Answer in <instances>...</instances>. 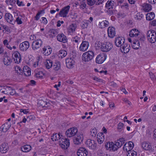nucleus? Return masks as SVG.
Segmentation results:
<instances>
[{
    "mask_svg": "<svg viewBox=\"0 0 156 156\" xmlns=\"http://www.w3.org/2000/svg\"><path fill=\"white\" fill-rule=\"evenodd\" d=\"M94 56V52L92 51H88L83 54L82 58L85 62H88L92 60Z\"/></svg>",
    "mask_w": 156,
    "mask_h": 156,
    "instance_id": "nucleus-1",
    "label": "nucleus"
},
{
    "mask_svg": "<svg viewBox=\"0 0 156 156\" xmlns=\"http://www.w3.org/2000/svg\"><path fill=\"white\" fill-rule=\"evenodd\" d=\"M147 37L148 40L151 43H154L156 41V34L154 30L148 31Z\"/></svg>",
    "mask_w": 156,
    "mask_h": 156,
    "instance_id": "nucleus-2",
    "label": "nucleus"
},
{
    "mask_svg": "<svg viewBox=\"0 0 156 156\" xmlns=\"http://www.w3.org/2000/svg\"><path fill=\"white\" fill-rule=\"evenodd\" d=\"M112 47V44L110 42H107L101 44V50L103 52H107L110 51Z\"/></svg>",
    "mask_w": 156,
    "mask_h": 156,
    "instance_id": "nucleus-3",
    "label": "nucleus"
},
{
    "mask_svg": "<svg viewBox=\"0 0 156 156\" xmlns=\"http://www.w3.org/2000/svg\"><path fill=\"white\" fill-rule=\"evenodd\" d=\"M12 59L11 60L12 62L15 63H19L21 60V58L20 54L18 51H16L12 55Z\"/></svg>",
    "mask_w": 156,
    "mask_h": 156,
    "instance_id": "nucleus-4",
    "label": "nucleus"
},
{
    "mask_svg": "<svg viewBox=\"0 0 156 156\" xmlns=\"http://www.w3.org/2000/svg\"><path fill=\"white\" fill-rule=\"evenodd\" d=\"M59 145L62 149H66L69 145V140L66 138H61L59 141Z\"/></svg>",
    "mask_w": 156,
    "mask_h": 156,
    "instance_id": "nucleus-5",
    "label": "nucleus"
},
{
    "mask_svg": "<svg viewBox=\"0 0 156 156\" xmlns=\"http://www.w3.org/2000/svg\"><path fill=\"white\" fill-rule=\"evenodd\" d=\"M42 41L41 39H37L34 41L32 44V48L34 51L39 48L42 44Z\"/></svg>",
    "mask_w": 156,
    "mask_h": 156,
    "instance_id": "nucleus-6",
    "label": "nucleus"
},
{
    "mask_svg": "<svg viewBox=\"0 0 156 156\" xmlns=\"http://www.w3.org/2000/svg\"><path fill=\"white\" fill-rule=\"evenodd\" d=\"M78 130L76 127H72L68 129L66 132V135L67 137H71L75 136Z\"/></svg>",
    "mask_w": 156,
    "mask_h": 156,
    "instance_id": "nucleus-7",
    "label": "nucleus"
},
{
    "mask_svg": "<svg viewBox=\"0 0 156 156\" xmlns=\"http://www.w3.org/2000/svg\"><path fill=\"white\" fill-rule=\"evenodd\" d=\"M125 39L123 37H119L115 38V44L118 47L121 48V47L125 43Z\"/></svg>",
    "mask_w": 156,
    "mask_h": 156,
    "instance_id": "nucleus-8",
    "label": "nucleus"
},
{
    "mask_svg": "<svg viewBox=\"0 0 156 156\" xmlns=\"http://www.w3.org/2000/svg\"><path fill=\"white\" fill-rule=\"evenodd\" d=\"M70 6L67 5L63 8L59 12V15L61 17H66L69 12Z\"/></svg>",
    "mask_w": 156,
    "mask_h": 156,
    "instance_id": "nucleus-9",
    "label": "nucleus"
},
{
    "mask_svg": "<svg viewBox=\"0 0 156 156\" xmlns=\"http://www.w3.org/2000/svg\"><path fill=\"white\" fill-rule=\"evenodd\" d=\"M30 47V43L27 41H24L20 43L19 45V49L22 51H26Z\"/></svg>",
    "mask_w": 156,
    "mask_h": 156,
    "instance_id": "nucleus-10",
    "label": "nucleus"
},
{
    "mask_svg": "<svg viewBox=\"0 0 156 156\" xmlns=\"http://www.w3.org/2000/svg\"><path fill=\"white\" fill-rule=\"evenodd\" d=\"M106 55L104 54H100L98 55L96 58V62L98 64L103 63L106 58Z\"/></svg>",
    "mask_w": 156,
    "mask_h": 156,
    "instance_id": "nucleus-11",
    "label": "nucleus"
},
{
    "mask_svg": "<svg viewBox=\"0 0 156 156\" xmlns=\"http://www.w3.org/2000/svg\"><path fill=\"white\" fill-rule=\"evenodd\" d=\"M83 140V135L80 134H78L75 136L73 139V142L76 144H79Z\"/></svg>",
    "mask_w": 156,
    "mask_h": 156,
    "instance_id": "nucleus-12",
    "label": "nucleus"
},
{
    "mask_svg": "<svg viewBox=\"0 0 156 156\" xmlns=\"http://www.w3.org/2000/svg\"><path fill=\"white\" fill-rule=\"evenodd\" d=\"M86 144L87 146L90 149H95L96 148V144L93 140H87L86 141Z\"/></svg>",
    "mask_w": 156,
    "mask_h": 156,
    "instance_id": "nucleus-13",
    "label": "nucleus"
},
{
    "mask_svg": "<svg viewBox=\"0 0 156 156\" xmlns=\"http://www.w3.org/2000/svg\"><path fill=\"white\" fill-rule=\"evenodd\" d=\"M38 105L39 106H42L43 108H45V109H49L50 108V104L42 100H40L38 101Z\"/></svg>",
    "mask_w": 156,
    "mask_h": 156,
    "instance_id": "nucleus-14",
    "label": "nucleus"
},
{
    "mask_svg": "<svg viewBox=\"0 0 156 156\" xmlns=\"http://www.w3.org/2000/svg\"><path fill=\"white\" fill-rule=\"evenodd\" d=\"M89 45L88 42L86 41H83L79 48L80 51H85L87 49Z\"/></svg>",
    "mask_w": 156,
    "mask_h": 156,
    "instance_id": "nucleus-15",
    "label": "nucleus"
},
{
    "mask_svg": "<svg viewBox=\"0 0 156 156\" xmlns=\"http://www.w3.org/2000/svg\"><path fill=\"white\" fill-rule=\"evenodd\" d=\"M58 41L63 43L67 41V38L66 36L63 33L58 34L57 36Z\"/></svg>",
    "mask_w": 156,
    "mask_h": 156,
    "instance_id": "nucleus-16",
    "label": "nucleus"
},
{
    "mask_svg": "<svg viewBox=\"0 0 156 156\" xmlns=\"http://www.w3.org/2000/svg\"><path fill=\"white\" fill-rule=\"evenodd\" d=\"M115 29L114 27H109L108 29V34L109 37L112 38L115 34Z\"/></svg>",
    "mask_w": 156,
    "mask_h": 156,
    "instance_id": "nucleus-17",
    "label": "nucleus"
},
{
    "mask_svg": "<svg viewBox=\"0 0 156 156\" xmlns=\"http://www.w3.org/2000/svg\"><path fill=\"white\" fill-rule=\"evenodd\" d=\"M88 152L85 148L83 147L80 148L77 152L78 156H86Z\"/></svg>",
    "mask_w": 156,
    "mask_h": 156,
    "instance_id": "nucleus-18",
    "label": "nucleus"
},
{
    "mask_svg": "<svg viewBox=\"0 0 156 156\" xmlns=\"http://www.w3.org/2000/svg\"><path fill=\"white\" fill-rule=\"evenodd\" d=\"M66 66L68 68L70 69L73 67L74 61L71 58L66 59Z\"/></svg>",
    "mask_w": 156,
    "mask_h": 156,
    "instance_id": "nucleus-19",
    "label": "nucleus"
},
{
    "mask_svg": "<svg viewBox=\"0 0 156 156\" xmlns=\"http://www.w3.org/2000/svg\"><path fill=\"white\" fill-rule=\"evenodd\" d=\"M140 32L138 30L133 29L129 32V35L131 37H136L140 35Z\"/></svg>",
    "mask_w": 156,
    "mask_h": 156,
    "instance_id": "nucleus-20",
    "label": "nucleus"
},
{
    "mask_svg": "<svg viewBox=\"0 0 156 156\" xmlns=\"http://www.w3.org/2000/svg\"><path fill=\"white\" fill-rule=\"evenodd\" d=\"M9 149L8 144L6 143L2 144L0 147V151L2 153H5Z\"/></svg>",
    "mask_w": 156,
    "mask_h": 156,
    "instance_id": "nucleus-21",
    "label": "nucleus"
},
{
    "mask_svg": "<svg viewBox=\"0 0 156 156\" xmlns=\"http://www.w3.org/2000/svg\"><path fill=\"white\" fill-rule=\"evenodd\" d=\"M121 51L122 53H126L129 52L130 50V47L129 45L127 43H125L121 48Z\"/></svg>",
    "mask_w": 156,
    "mask_h": 156,
    "instance_id": "nucleus-22",
    "label": "nucleus"
},
{
    "mask_svg": "<svg viewBox=\"0 0 156 156\" xmlns=\"http://www.w3.org/2000/svg\"><path fill=\"white\" fill-rule=\"evenodd\" d=\"M97 141L99 144L102 143L105 140V136L102 133H98L97 135Z\"/></svg>",
    "mask_w": 156,
    "mask_h": 156,
    "instance_id": "nucleus-23",
    "label": "nucleus"
},
{
    "mask_svg": "<svg viewBox=\"0 0 156 156\" xmlns=\"http://www.w3.org/2000/svg\"><path fill=\"white\" fill-rule=\"evenodd\" d=\"M142 147L144 149L147 151H149L152 149L151 145L149 142H143L142 144Z\"/></svg>",
    "mask_w": 156,
    "mask_h": 156,
    "instance_id": "nucleus-24",
    "label": "nucleus"
},
{
    "mask_svg": "<svg viewBox=\"0 0 156 156\" xmlns=\"http://www.w3.org/2000/svg\"><path fill=\"white\" fill-rule=\"evenodd\" d=\"M115 2L113 0H109L105 4V8L107 9H112Z\"/></svg>",
    "mask_w": 156,
    "mask_h": 156,
    "instance_id": "nucleus-25",
    "label": "nucleus"
},
{
    "mask_svg": "<svg viewBox=\"0 0 156 156\" xmlns=\"http://www.w3.org/2000/svg\"><path fill=\"white\" fill-rule=\"evenodd\" d=\"M53 61L51 59H47L44 62V66L47 69H49L53 66Z\"/></svg>",
    "mask_w": 156,
    "mask_h": 156,
    "instance_id": "nucleus-26",
    "label": "nucleus"
},
{
    "mask_svg": "<svg viewBox=\"0 0 156 156\" xmlns=\"http://www.w3.org/2000/svg\"><path fill=\"white\" fill-rule=\"evenodd\" d=\"M43 49V54L46 56L50 54L52 52L51 48L49 46L44 47Z\"/></svg>",
    "mask_w": 156,
    "mask_h": 156,
    "instance_id": "nucleus-27",
    "label": "nucleus"
},
{
    "mask_svg": "<svg viewBox=\"0 0 156 156\" xmlns=\"http://www.w3.org/2000/svg\"><path fill=\"white\" fill-rule=\"evenodd\" d=\"M62 136V135L60 133L58 134L57 133H53L51 136V139L53 141H55L58 140H60L62 138L61 137Z\"/></svg>",
    "mask_w": 156,
    "mask_h": 156,
    "instance_id": "nucleus-28",
    "label": "nucleus"
},
{
    "mask_svg": "<svg viewBox=\"0 0 156 156\" xmlns=\"http://www.w3.org/2000/svg\"><path fill=\"white\" fill-rule=\"evenodd\" d=\"M143 10L145 12H148L151 10V6L147 3H144L142 5Z\"/></svg>",
    "mask_w": 156,
    "mask_h": 156,
    "instance_id": "nucleus-29",
    "label": "nucleus"
},
{
    "mask_svg": "<svg viewBox=\"0 0 156 156\" xmlns=\"http://www.w3.org/2000/svg\"><path fill=\"white\" fill-rule=\"evenodd\" d=\"M7 120L8 122L5 123L1 127L5 132L7 131L10 128V123L9 122L10 121V118L8 119Z\"/></svg>",
    "mask_w": 156,
    "mask_h": 156,
    "instance_id": "nucleus-30",
    "label": "nucleus"
},
{
    "mask_svg": "<svg viewBox=\"0 0 156 156\" xmlns=\"http://www.w3.org/2000/svg\"><path fill=\"white\" fill-rule=\"evenodd\" d=\"M30 145L27 144L22 146L21 148V151L24 152H29L31 149Z\"/></svg>",
    "mask_w": 156,
    "mask_h": 156,
    "instance_id": "nucleus-31",
    "label": "nucleus"
},
{
    "mask_svg": "<svg viewBox=\"0 0 156 156\" xmlns=\"http://www.w3.org/2000/svg\"><path fill=\"white\" fill-rule=\"evenodd\" d=\"M3 62L4 64L7 66L9 65L10 64V57L7 56L6 52H5Z\"/></svg>",
    "mask_w": 156,
    "mask_h": 156,
    "instance_id": "nucleus-32",
    "label": "nucleus"
},
{
    "mask_svg": "<svg viewBox=\"0 0 156 156\" xmlns=\"http://www.w3.org/2000/svg\"><path fill=\"white\" fill-rule=\"evenodd\" d=\"M53 66V69L55 71L58 70L61 68V63L58 61H56Z\"/></svg>",
    "mask_w": 156,
    "mask_h": 156,
    "instance_id": "nucleus-33",
    "label": "nucleus"
},
{
    "mask_svg": "<svg viewBox=\"0 0 156 156\" xmlns=\"http://www.w3.org/2000/svg\"><path fill=\"white\" fill-rule=\"evenodd\" d=\"M109 22L107 20H104L101 22H99V27L100 28H103L108 26Z\"/></svg>",
    "mask_w": 156,
    "mask_h": 156,
    "instance_id": "nucleus-34",
    "label": "nucleus"
},
{
    "mask_svg": "<svg viewBox=\"0 0 156 156\" xmlns=\"http://www.w3.org/2000/svg\"><path fill=\"white\" fill-rule=\"evenodd\" d=\"M13 69V73H15L16 74L22 75L23 74V70L21 69L20 67L18 66H14Z\"/></svg>",
    "mask_w": 156,
    "mask_h": 156,
    "instance_id": "nucleus-35",
    "label": "nucleus"
},
{
    "mask_svg": "<svg viewBox=\"0 0 156 156\" xmlns=\"http://www.w3.org/2000/svg\"><path fill=\"white\" fill-rule=\"evenodd\" d=\"M133 147L134 144L133 142L131 141H129L127 143H126L125 144L123 147V149L124 151H125V148L126 147H128L129 149L132 150V149Z\"/></svg>",
    "mask_w": 156,
    "mask_h": 156,
    "instance_id": "nucleus-36",
    "label": "nucleus"
},
{
    "mask_svg": "<svg viewBox=\"0 0 156 156\" xmlns=\"http://www.w3.org/2000/svg\"><path fill=\"white\" fill-rule=\"evenodd\" d=\"M155 17V14L153 12H151L146 14V19L149 21L153 20Z\"/></svg>",
    "mask_w": 156,
    "mask_h": 156,
    "instance_id": "nucleus-37",
    "label": "nucleus"
},
{
    "mask_svg": "<svg viewBox=\"0 0 156 156\" xmlns=\"http://www.w3.org/2000/svg\"><path fill=\"white\" fill-rule=\"evenodd\" d=\"M140 42L136 40L135 41H133L132 47L135 49H137L140 47Z\"/></svg>",
    "mask_w": 156,
    "mask_h": 156,
    "instance_id": "nucleus-38",
    "label": "nucleus"
},
{
    "mask_svg": "<svg viewBox=\"0 0 156 156\" xmlns=\"http://www.w3.org/2000/svg\"><path fill=\"white\" fill-rule=\"evenodd\" d=\"M76 28V25L75 24H72L68 28V31L70 33H73L75 31Z\"/></svg>",
    "mask_w": 156,
    "mask_h": 156,
    "instance_id": "nucleus-39",
    "label": "nucleus"
},
{
    "mask_svg": "<svg viewBox=\"0 0 156 156\" xmlns=\"http://www.w3.org/2000/svg\"><path fill=\"white\" fill-rule=\"evenodd\" d=\"M90 21L88 20H84L81 23V27L82 29H85L87 28L89 23Z\"/></svg>",
    "mask_w": 156,
    "mask_h": 156,
    "instance_id": "nucleus-40",
    "label": "nucleus"
},
{
    "mask_svg": "<svg viewBox=\"0 0 156 156\" xmlns=\"http://www.w3.org/2000/svg\"><path fill=\"white\" fill-rule=\"evenodd\" d=\"M67 54V52L64 50H60L59 51L58 53V56L59 57H61V58H63L66 56Z\"/></svg>",
    "mask_w": 156,
    "mask_h": 156,
    "instance_id": "nucleus-41",
    "label": "nucleus"
},
{
    "mask_svg": "<svg viewBox=\"0 0 156 156\" xmlns=\"http://www.w3.org/2000/svg\"><path fill=\"white\" fill-rule=\"evenodd\" d=\"M137 37H138V39L136 41H139L140 44L144 42L145 40V36L144 34H140Z\"/></svg>",
    "mask_w": 156,
    "mask_h": 156,
    "instance_id": "nucleus-42",
    "label": "nucleus"
},
{
    "mask_svg": "<svg viewBox=\"0 0 156 156\" xmlns=\"http://www.w3.org/2000/svg\"><path fill=\"white\" fill-rule=\"evenodd\" d=\"M80 38L77 36H76L72 38V40L73 42H75L77 44L81 42Z\"/></svg>",
    "mask_w": 156,
    "mask_h": 156,
    "instance_id": "nucleus-43",
    "label": "nucleus"
},
{
    "mask_svg": "<svg viewBox=\"0 0 156 156\" xmlns=\"http://www.w3.org/2000/svg\"><path fill=\"white\" fill-rule=\"evenodd\" d=\"M44 13V10H41L40 11H38L36 15V16L34 17V19L35 20H38L40 17V15Z\"/></svg>",
    "mask_w": 156,
    "mask_h": 156,
    "instance_id": "nucleus-44",
    "label": "nucleus"
},
{
    "mask_svg": "<svg viewBox=\"0 0 156 156\" xmlns=\"http://www.w3.org/2000/svg\"><path fill=\"white\" fill-rule=\"evenodd\" d=\"M143 17V15L140 12L137 13L135 16V18L136 20H140Z\"/></svg>",
    "mask_w": 156,
    "mask_h": 156,
    "instance_id": "nucleus-45",
    "label": "nucleus"
},
{
    "mask_svg": "<svg viewBox=\"0 0 156 156\" xmlns=\"http://www.w3.org/2000/svg\"><path fill=\"white\" fill-rule=\"evenodd\" d=\"M49 33H51L50 35L51 37H53L57 34V31L53 29H51L49 30Z\"/></svg>",
    "mask_w": 156,
    "mask_h": 156,
    "instance_id": "nucleus-46",
    "label": "nucleus"
},
{
    "mask_svg": "<svg viewBox=\"0 0 156 156\" xmlns=\"http://www.w3.org/2000/svg\"><path fill=\"white\" fill-rule=\"evenodd\" d=\"M128 153L127 156H136L137 155L136 152L132 150H131L130 151H129Z\"/></svg>",
    "mask_w": 156,
    "mask_h": 156,
    "instance_id": "nucleus-47",
    "label": "nucleus"
},
{
    "mask_svg": "<svg viewBox=\"0 0 156 156\" xmlns=\"http://www.w3.org/2000/svg\"><path fill=\"white\" fill-rule=\"evenodd\" d=\"M80 8L82 9H84L86 6V2L84 1H82L80 2Z\"/></svg>",
    "mask_w": 156,
    "mask_h": 156,
    "instance_id": "nucleus-48",
    "label": "nucleus"
},
{
    "mask_svg": "<svg viewBox=\"0 0 156 156\" xmlns=\"http://www.w3.org/2000/svg\"><path fill=\"white\" fill-rule=\"evenodd\" d=\"M87 4L90 6L93 5L96 2L95 0H87Z\"/></svg>",
    "mask_w": 156,
    "mask_h": 156,
    "instance_id": "nucleus-49",
    "label": "nucleus"
},
{
    "mask_svg": "<svg viewBox=\"0 0 156 156\" xmlns=\"http://www.w3.org/2000/svg\"><path fill=\"white\" fill-rule=\"evenodd\" d=\"M129 5L127 3H124L123 5L121 6V8L125 9L126 10H128L129 9Z\"/></svg>",
    "mask_w": 156,
    "mask_h": 156,
    "instance_id": "nucleus-50",
    "label": "nucleus"
},
{
    "mask_svg": "<svg viewBox=\"0 0 156 156\" xmlns=\"http://www.w3.org/2000/svg\"><path fill=\"white\" fill-rule=\"evenodd\" d=\"M35 117L33 115H30L27 117V119L28 121L34 120L35 119Z\"/></svg>",
    "mask_w": 156,
    "mask_h": 156,
    "instance_id": "nucleus-51",
    "label": "nucleus"
},
{
    "mask_svg": "<svg viewBox=\"0 0 156 156\" xmlns=\"http://www.w3.org/2000/svg\"><path fill=\"white\" fill-rule=\"evenodd\" d=\"M118 149V148L117 147V146L116 144H114V143H113L112 146V147L111 149L112 150V151H117Z\"/></svg>",
    "mask_w": 156,
    "mask_h": 156,
    "instance_id": "nucleus-52",
    "label": "nucleus"
},
{
    "mask_svg": "<svg viewBox=\"0 0 156 156\" xmlns=\"http://www.w3.org/2000/svg\"><path fill=\"white\" fill-rule=\"evenodd\" d=\"M3 43L4 45L5 46L8 48H10V45H9L7 40H5L3 41Z\"/></svg>",
    "mask_w": 156,
    "mask_h": 156,
    "instance_id": "nucleus-53",
    "label": "nucleus"
},
{
    "mask_svg": "<svg viewBox=\"0 0 156 156\" xmlns=\"http://www.w3.org/2000/svg\"><path fill=\"white\" fill-rule=\"evenodd\" d=\"M31 74V72L30 68L26 71H24V75L26 76H30Z\"/></svg>",
    "mask_w": 156,
    "mask_h": 156,
    "instance_id": "nucleus-54",
    "label": "nucleus"
},
{
    "mask_svg": "<svg viewBox=\"0 0 156 156\" xmlns=\"http://www.w3.org/2000/svg\"><path fill=\"white\" fill-rule=\"evenodd\" d=\"M91 133L92 136H95L97 134V130L96 129H93L91 131Z\"/></svg>",
    "mask_w": 156,
    "mask_h": 156,
    "instance_id": "nucleus-55",
    "label": "nucleus"
},
{
    "mask_svg": "<svg viewBox=\"0 0 156 156\" xmlns=\"http://www.w3.org/2000/svg\"><path fill=\"white\" fill-rule=\"evenodd\" d=\"M20 112H23L24 114H26L29 112V110L28 109H24L23 108L20 109Z\"/></svg>",
    "mask_w": 156,
    "mask_h": 156,
    "instance_id": "nucleus-56",
    "label": "nucleus"
},
{
    "mask_svg": "<svg viewBox=\"0 0 156 156\" xmlns=\"http://www.w3.org/2000/svg\"><path fill=\"white\" fill-rule=\"evenodd\" d=\"M10 17V14L9 13H6L5 15V20L8 23H9L10 20L9 17Z\"/></svg>",
    "mask_w": 156,
    "mask_h": 156,
    "instance_id": "nucleus-57",
    "label": "nucleus"
},
{
    "mask_svg": "<svg viewBox=\"0 0 156 156\" xmlns=\"http://www.w3.org/2000/svg\"><path fill=\"white\" fill-rule=\"evenodd\" d=\"M93 79L95 80H96L97 81L99 82H102V80L100 79L96 76H94L93 77Z\"/></svg>",
    "mask_w": 156,
    "mask_h": 156,
    "instance_id": "nucleus-58",
    "label": "nucleus"
},
{
    "mask_svg": "<svg viewBox=\"0 0 156 156\" xmlns=\"http://www.w3.org/2000/svg\"><path fill=\"white\" fill-rule=\"evenodd\" d=\"M16 4L19 6H25V4L23 3V2H20L19 0H17Z\"/></svg>",
    "mask_w": 156,
    "mask_h": 156,
    "instance_id": "nucleus-59",
    "label": "nucleus"
},
{
    "mask_svg": "<svg viewBox=\"0 0 156 156\" xmlns=\"http://www.w3.org/2000/svg\"><path fill=\"white\" fill-rule=\"evenodd\" d=\"M119 141L122 144V145L123 144L125 143V139L124 138L122 137L120 138L119 140Z\"/></svg>",
    "mask_w": 156,
    "mask_h": 156,
    "instance_id": "nucleus-60",
    "label": "nucleus"
},
{
    "mask_svg": "<svg viewBox=\"0 0 156 156\" xmlns=\"http://www.w3.org/2000/svg\"><path fill=\"white\" fill-rule=\"evenodd\" d=\"M108 10L107 11V14L110 16L112 15L113 14V12L112 10V9H107Z\"/></svg>",
    "mask_w": 156,
    "mask_h": 156,
    "instance_id": "nucleus-61",
    "label": "nucleus"
},
{
    "mask_svg": "<svg viewBox=\"0 0 156 156\" xmlns=\"http://www.w3.org/2000/svg\"><path fill=\"white\" fill-rule=\"evenodd\" d=\"M124 124L123 123L121 122L119 123L118 126V129H122Z\"/></svg>",
    "mask_w": 156,
    "mask_h": 156,
    "instance_id": "nucleus-62",
    "label": "nucleus"
},
{
    "mask_svg": "<svg viewBox=\"0 0 156 156\" xmlns=\"http://www.w3.org/2000/svg\"><path fill=\"white\" fill-rule=\"evenodd\" d=\"M110 146H111L110 142H107V143H106L105 144V147L107 150H108L109 149Z\"/></svg>",
    "mask_w": 156,
    "mask_h": 156,
    "instance_id": "nucleus-63",
    "label": "nucleus"
},
{
    "mask_svg": "<svg viewBox=\"0 0 156 156\" xmlns=\"http://www.w3.org/2000/svg\"><path fill=\"white\" fill-rule=\"evenodd\" d=\"M16 20L18 24H21L23 23L21 19H20L19 17L16 18Z\"/></svg>",
    "mask_w": 156,
    "mask_h": 156,
    "instance_id": "nucleus-64",
    "label": "nucleus"
}]
</instances>
